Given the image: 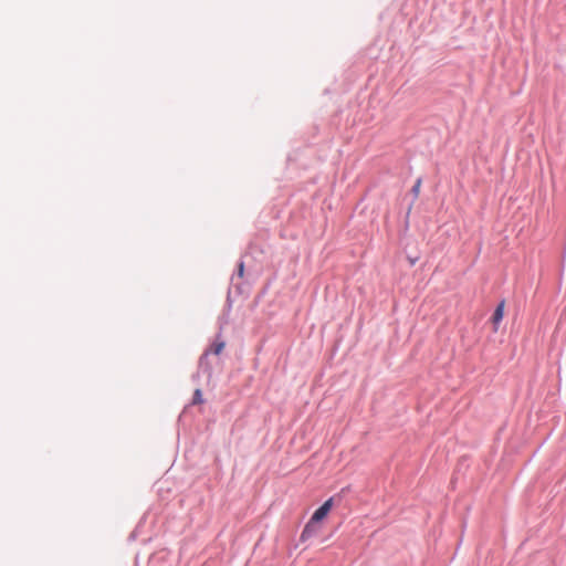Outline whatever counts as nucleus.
<instances>
[{
  "mask_svg": "<svg viewBox=\"0 0 566 566\" xmlns=\"http://www.w3.org/2000/svg\"><path fill=\"white\" fill-rule=\"evenodd\" d=\"M333 507V497L325 501L312 515L301 533V541L305 542L317 533V523L323 521Z\"/></svg>",
  "mask_w": 566,
  "mask_h": 566,
  "instance_id": "f257e3e1",
  "label": "nucleus"
},
{
  "mask_svg": "<svg viewBox=\"0 0 566 566\" xmlns=\"http://www.w3.org/2000/svg\"><path fill=\"white\" fill-rule=\"evenodd\" d=\"M504 316V302L502 301L495 308L493 315H492V323L494 325L493 329L494 332L497 331V326L500 322L502 321Z\"/></svg>",
  "mask_w": 566,
  "mask_h": 566,
  "instance_id": "f03ea898",
  "label": "nucleus"
},
{
  "mask_svg": "<svg viewBox=\"0 0 566 566\" xmlns=\"http://www.w3.org/2000/svg\"><path fill=\"white\" fill-rule=\"evenodd\" d=\"M224 347H226V343L223 340H217L212 344L210 352L213 353L214 355H219L222 353Z\"/></svg>",
  "mask_w": 566,
  "mask_h": 566,
  "instance_id": "7ed1b4c3",
  "label": "nucleus"
},
{
  "mask_svg": "<svg viewBox=\"0 0 566 566\" xmlns=\"http://www.w3.org/2000/svg\"><path fill=\"white\" fill-rule=\"evenodd\" d=\"M202 402V394L200 389H197L193 395V403H201Z\"/></svg>",
  "mask_w": 566,
  "mask_h": 566,
  "instance_id": "20e7f679",
  "label": "nucleus"
},
{
  "mask_svg": "<svg viewBox=\"0 0 566 566\" xmlns=\"http://www.w3.org/2000/svg\"><path fill=\"white\" fill-rule=\"evenodd\" d=\"M420 187H421V179H418L416 181L415 186L412 187V193L415 195V197L419 196Z\"/></svg>",
  "mask_w": 566,
  "mask_h": 566,
  "instance_id": "39448f33",
  "label": "nucleus"
},
{
  "mask_svg": "<svg viewBox=\"0 0 566 566\" xmlns=\"http://www.w3.org/2000/svg\"><path fill=\"white\" fill-rule=\"evenodd\" d=\"M239 275L240 276L243 275V263H240V265H239Z\"/></svg>",
  "mask_w": 566,
  "mask_h": 566,
  "instance_id": "423d86ee",
  "label": "nucleus"
}]
</instances>
